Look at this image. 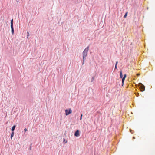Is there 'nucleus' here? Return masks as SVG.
Segmentation results:
<instances>
[{
	"instance_id": "f257e3e1",
	"label": "nucleus",
	"mask_w": 155,
	"mask_h": 155,
	"mask_svg": "<svg viewBox=\"0 0 155 155\" xmlns=\"http://www.w3.org/2000/svg\"><path fill=\"white\" fill-rule=\"evenodd\" d=\"M89 48V47L87 46L86 48L83 52V64H84V61L86 59V57L87 56V52Z\"/></svg>"
},
{
	"instance_id": "f03ea898",
	"label": "nucleus",
	"mask_w": 155,
	"mask_h": 155,
	"mask_svg": "<svg viewBox=\"0 0 155 155\" xmlns=\"http://www.w3.org/2000/svg\"><path fill=\"white\" fill-rule=\"evenodd\" d=\"M138 86L141 91H143L145 90V87L142 83H139L138 84Z\"/></svg>"
},
{
	"instance_id": "7ed1b4c3",
	"label": "nucleus",
	"mask_w": 155,
	"mask_h": 155,
	"mask_svg": "<svg viewBox=\"0 0 155 155\" xmlns=\"http://www.w3.org/2000/svg\"><path fill=\"white\" fill-rule=\"evenodd\" d=\"M71 113L72 110L70 108L68 109H66L65 110V114L66 115H68Z\"/></svg>"
},
{
	"instance_id": "20e7f679",
	"label": "nucleus",
	"mask_w": 155,
	"mask_h": 155,
	"mask_svg": "<svg viewBox=\"0 0 155 155\" xmlns=\"http://www.w3.org/2000/svg\"><path fill=\"white\" fill-rule=\"evenodd\" d=\"M80 132H79V130H77L75 133H74V136L76 137H78L80 136Z\"/></svg>"
},
{
	"instance_id": "39448f33",
	"label": "nucleus",
	"mask_w": 155,
	"mask_h": 155,
	"mask_svg": "<svg viewBox=\"0 0 155 155\" xmlns=\"http://www.w3.org/2000/svg\"><path fill=\"white\" fill-rule=\"evenodd\" d=\"M126 77V74H125L124 77H123V78L122 79V85H123L124 83V80L125 79V78Z\"/></svg>"
},
{
	"instance_id": "423d86ee",
	"label": "nucleus",
	"mask_w": 155,
	"mask_h": 155,
	"mask_svg": "<svg viewBox=\"0 0 155 155\" xmlns=\"http://www.w3.org/2000/svg\"><path fill=\"white\" fill-rule=\"evenodd\" d=\"M11 31L12 35H13L14 34V29L13 28V26H11Z\"/></svg>"
},
{
	"instance_id": "0eeeda50",
	"label": "nucleus",
	"mask_w": 155,
	"mask_h": 155,
	"mask_svg": "<svg viewBox=\"0 0 155 155\" xmlns=\"http://www.w3.org/2000/svg\"><path fill=\"white\" fill-rule=\"evenodd\" d=\"M16 127V125H15L13 126L12 127L11 129V130L12 132H14L15 129Z\"/></svg>"
},
{
	"instance_id": "6e6552de",
	"label": "nucleus",
	"mask_w": 155,
	"mask_h": 155,
	"mask_svg": "<svg viewBox=\"0 0 155 155\" xmlns=\"http://www.w3.org/2000/svg\"><path fill=\"white\" fill-rule=\"evenodd\" d=\"M120 78H123V75L122 74V71H121L120 73Z\"/></svg>"
},
{
	"instance_id": "1a4fd4ad",
	"label": "nucleus",
	"mask_w": 155,
	"mask_h": 155,
	"mask_svg": "<svg viewBox=\"0 0 155 155\" xmlns=\"http://www.w3.org/2000/svg\"><path fill=\"white\" fill-rule=\"evenodd\" d=\"M14 132H12L11 134V139H12V137L14 136Z\"/></svg>"
},
{
	"instance_id": "9d476101",
	"label": "nucleus",
	"mask_w": 155,
	"mask_h": 155,
	"mask_svg": "<svg viewBox=\"0 0 155 155\" xmlns=\"http://www.w3.org/2000/svg\"><path fill=\"white\" fill-rule=\"evenodd\" d=\"M13 26V19H12L11 21V26Z\"/></svg>"
},
{
	"instance_id": "9b49d317",
	"label": "nucleus",
	"mask_w": 155,
	"mask_h": 155,
	"mask_svg": "<svg viewBox=\"0 0 155 155\" xmlns=\"http://www.w3.org/2000/svg\"><path fill=\"white\" fill-rule=\"evenodd\" d=\"M127 14H128V12H127L125 13V15H124V18H126L127 17Z\"/></svg>"
},
{
	"instance_id": "f8f14e48",
	"label": "nucleus",
	"mask_w": 155,
	"mask_h": 155,
	"mask_svg": "<svg viewBox=\"0 0 155 155\" xmlns=\"http://www.w3.org/2000/svg\"><path fill=\"white\" fill-rule=\"evenodd\" d=\"M118 64V61H117L116 63L115 66V69H116L117 68V65Z\"/></svg>"
},
{
	"instance_id": "ddd939ff",
	"label": "nucleus",
	"mask_w": 155,
	"mask_h": 155,
	"mask_svg": "<svg viewBox=\"0 0 155 155\" xmlns=\"http://www.w3.org/2000/svg\"><path fill=\"white\" fill-rule=\"evenodd\" d=\"M67 142V141L65 140L64 138L63 139V142L64 143H66Z\"/></svg>"
},
{
	"instance_id": "4468645a",
	"label": "nucleus",
	"mask_w": 155,
	"mask_h": 155,
	"mask_svg": "<svg viewBox=\"0 0 155 155\" xmlns=\"http://www.w3.org/2000/svg\"><path fill=\"white\" fill-rule=\"evenodd\" d=\"M27 38H28V37L29 36V32H27Z\"/></svg>"
},
{
	"instance_id": "2eb2a0df",
	"label": "nucleus",
	"mask_w": 155,
	"mask_h": 155,
	"mask_svg": "<svg viewBox=\"0 0 155 155\" xmlns=\"http://www.w3.org/2000/svg\"><path fill=\"white\" fill-rule=\"evenodd\" d=\"M130 132L132 134H133L134 133V131L133 130L130 129Z\"/></svg>"
},
{
	"instance_id": "dca6fc26",
	"label": "nucleus",
	"mask_w": 155,
	"mask_h": 155,
	"mask_svg": "<svg viewBox=\"0 0 155 155\" xmlns=\"http://www.w3.org/2000/svg\"><path fill=\"white\" fill-rule=\"evenodd\" d=\"M94 77H92L91 78V82H93L94 80Z\"/></svg>"
},
{
	"instance_id": "f3484780",
	"label": "nucleus",
	"mask_w": 155,
	"mask_h": 155,
	"mask_svg": "<svg viewBox=\"0 0 155 155\" xmlns=\"http://www.w3.org/2000/svg\"><path fill=\"white\" fill-rule=\"evenodd\" d=\"M136 95L137 97H138L139 95V93H137L136 94Z\"/></svg>"
},
{
	"instance_id": "a211bd4d",
	"label": "nucleus",
	"mask_w": 155,
	"mask_h": 155,
	"mask_svg": "<svg viewBox=\"0 0 155 155\" xmlns=\"http://www.w3.org/2000/svg\"><path fill=\"white\" fill-rule=\"evenodd\" d=\"M27 131V130L26 128H25L24 129V131H25V132Z\"/></svg>"
},
{
	"instance_id": "6ab92c4d",
	"label": "nucleus",
	"mask_w": 155,
	"mask_h": 155,
	"mask_svg": "<svg viewBox=\"0 0 155 155\" xmlns=\"http://www.w3.org/2000/svg\"><path fill=\"white\" fill-rule=\"evenodd\" d=\"M80 120H82V117H80Z\"/></svg>"
},
{
	"instance_id": "aec40b11",
	"label": "nucleus",
	"mask_w": 155,
	"mask_h": 155,
	"mask_svg": "<svg viewBox=\"0 0 155 155\" xmlns=\"http://www.w3.org/2000/svg\"><path fill=\"white\" fill-rule=\"evenodd\" d=\"M140 75V74H137V76H139Z\"/></svg>"
},
{
	"instance_id": "412c9836",
	"label": "nucleus",
	"mask_w": 155,
	"mask_h": 155,
	"mask_svg": "<svg viewBox=\"0 0 155 155\" xmlns=\"http://www.w3.org/2000/svg\"><path fill=\"white\" fill-rule=\"evenodd\" d=\"M82 116H83V115H82V114H81V117H82Z\"/></svg>"
},
{
	"instance_id": "4be33fe9",
	"label": "nucleus",
	"mask_w": 155,
	"mask_h": 155,
	"mask_svg": "<svg viewBox=\"0 0 155 155\" xmlns=\"http://www.w3.org/2000/svg\"><path fill=\"white\" fill-rule=\"evenodd\" d=\"M133 139H135V137H133Z\"/></svg>"
},
{
	"instance_id": "5701e85b",
	"label": "nucleus",
	"mask_w": 155,
	"mask_h": 155,
	"mask_svg": "<svg viewBox=\"0 0 155 155\" xmlns=\"http://www.w3.org/2000/svg\"><path fill=\"white\" fill-rule=\"evenodd\" d=\"M31 149V147H30V149Z\"/></svg>"
}]
</instances>
